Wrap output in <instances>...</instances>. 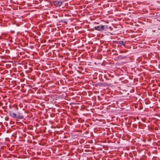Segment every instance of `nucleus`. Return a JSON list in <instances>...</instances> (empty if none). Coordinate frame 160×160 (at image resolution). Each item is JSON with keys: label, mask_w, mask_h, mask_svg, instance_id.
Wrapping results in <instances>:
<instances>
[{"label": "nucleus", "mask_w": 160, "mask_h": 160, "mask_svg": "<svg viewBox=\"0 0 160 160\" xmlns=\"http://www.w3.org/2000/svg\"><path fill=\"white\" fill-rule=\"evenodd\" d=\"M10 116L13 118H17V114L12 112H10Z\"/></svg>", "instance_id": "3"}, {"label": "nucleus", "mask_w": 160, "mask_h": 160, "mask_svg": "<svg viewBox=\"0 0 160 160\" xmlns=\"http://www.w3.org/2000/svg\"><path fill=\"white\" fill-rule=\"evenodd\" d=\"M120 43L121 44H124V42L123 41H121L120 42Z\"/></svg>", "instance_id": "5"}, {"label": "nucleus", "mask_w": 160, "mask_h": 160, "mask_svg": "<svg viewBox=\"0 0 160 160\" xmlns=\"http://www.w3.org/2000/svg\"><path fill=\"white\" fill-rule=\"evenodd\" d=\"M17 118L21 119L23 118V116L22 114L19 112L17 114Z\"/></svg>", "instance_id": "2"}, {"label": "nucleus", "mask_w": 160, "mask_h": 160, "mask_svg": "<svg viewBox=\"0 0 160 160\" xmlns=\"http://www.w3.org/2000/svg\"><path fill=\"white\" fill-rule=\"evenodd\" d=\"M62 2L60 1H58V5L59 6H60L62 4Z\"/></svg>", "instance_id": "4"}, {"label": "nucleus", "mask_w": 160, "mask_h": 160, "mask_svg": "<svg viewBox=\"0 0 160 160\" xmlns=\"http://www.w3.org/2000/svg\"><path fill=\"white\" fill-rule=\"evenodd\" d=\"M94 28L95 30L99 31H106L108 29V26L107 25H100L95 27Z\"/></svg>", "instance_id": "1"}]
</instances>
